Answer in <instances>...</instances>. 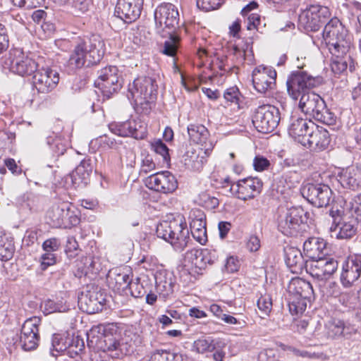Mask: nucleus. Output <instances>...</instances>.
<instances>
[{"instance_id": "f257e3e1", "label": "nucleus", "mask_w": 361, "mask_h": 361, "mask_svg": "<svg viewBox=\"0 0 361 361\" xmlns=\"http://www.w3.org/2000/svg\"><path fill=\"white\" fill-rule=\"evenodd\" d=\"M286 85L292 99L297 100L300 97L299 107L303 113L324 124L335 123L336 117L326 108L324 100L319 94L309 91L317 85L314 78L300 71L288 77Z\"/></svg>"}, {"instance_id": "f03ea898", "label": "nucleus", "mask_w": 361, "mask_h": 361, "mask_svg": "<svg viewBox=\"0 0 361 361\" xmlns=\"http://www.w3.org/2000/svg\"><path fill=\"white\" fill-rule=\"evenodd\" d=\"M113 324L92 327L87 333V345L98 351L108 352L114 358H121L133 351L130 345L119 340Z\"/></svg>"}, {"instance_id": "7ed1b4c3", "label": "nucleus", "mask_w": 361, "mask_h": 361, "mask_svg": "<svg viewBox=\"0 0 361 361\" xmlns=\"http://www.w3.org/2000/svg\"><path fill=\"white\" fill-rule=\"evenodd\" d=\"M104 54V43L99 35L81 40L74 48L68 63L71 69H78L99 62Z\"/></svg>"}, {"instance_id": "20e7f679", "label": "nucleus", "mask_w": 361, "mask_h": 361, "mask_svg": "<svg viewBox=\"0 0 361 361\" xmlns=\"http://www.w3.org/2000/svg\"><path fill=\"white\" fill-rule=\"evenodd\" d=\"M157 85L151 77H140L129 84L127 97L137 110L145 114L151 109V104L157 97Z\"/></svg>"}, {"instance_id": "39448f33", "label": "nucleus", "mask_w": 361, "mask_h": 361, "mask_svg": "<svg viewBox=\"0 0 361 361\" xmlns=\"http://www.w3.org/2000/svg\"><path fill=\"white\" fill-rule=\"evenodd\" d=\"M322 37L332 56L346 54L352 46V36L337 18H333L324 26Z\"/></svg>"}, {"instance_id": "423d86ee", "label": "nucleus", "mask_w": 361, "mask_h": 361, "mask_svg": "<svg viewBox=\"0 0 361 361\" xmlns=\"http://www.w3.org/2000/svg\"><path fill=\"white\" fill-rule=\"evenodd\" d=\"M156 233L159 238L170 243L176 251L183 250L190 240L189 229L181 215L160 222L157 226Z\"/></svg>"}, {"instance_id": "0eeeda50", "label": "nucleus", "mask_w": 361, "mask_h": 361, "mask_svg": "<svg viewBox=\"0 0 361 361\" xmlns=\"http://www.w3.org/2000/svg\"><path fill=\"white\" fill-rule=\"evenodd\" d=\"M288 303L292 314L302 313L313 296L314 291L310 282L299 278H293L288 286Z\"/></svg>"}, {"instance_id": "6e6552de", "label": "nucleus", "mask_w": 361, "mask_h": 361, "mask_svg": "<svg viewBox=\"0 0 361 361\" xmlns=\"http://www.w3.org/2000/svg\"><path fill=\"white\" fill-rule=\"evenodd\" d=\"M1 66L4 69L22 77L34 75L39 67L34 59L18 49H11L2 59Z\"/></svg>"}, {"instance_id": "1a4fd4ad", "label": "nucleus", "mask_w": 361, "mask_h": 361, "mask_svg": "<svg viewBox=\"0 0 361 361\" xmlns=\"http://www.w3.org/2000/svg\"><path fill=\"white\" fill-rule=\"evenodd\" d=\"M281 120L278 108L270 104H262L256 108L252 116V123L262 133L273 132Z\"/></svg>"}, {"instance_id": "9d476101", "label": "nucleus", "mask_w": 361, "mask_h": 361, "mask_svg": "<svg viewBox=\"0 0 361 361\" xmlns=\"http://www.w3.org/2000/svg\"><path fill=\"white\" fill-rule=\"evenodd\" d=\"M307 212L301 207H293L283 212L279 218V230L285 235L295 236L305 224Z\"/></svg>"}, {"instance_id": "9b49d317", "label": "nucleus", "mask_w": 361, "mask_h": 361, "mask_svg": "<svg viewBox=\"0 0 361 361\" xmlns=\"http://www.w3.org/2000/svg\"><path fill=\"white\" fill-rule=\"evenodd\" d=\"M331 13L327 6L318 4H310L299 16V23L307 31H316L330 18Z\"/></svg>"}, {"instance_id": "f8f14e48", "label": "nucleus", "mask_w": 361, "mask_h": 361, "mask_svg": "<svg viewBox=\"0 0 361 361\" xmlns=\"http://www.w3.org/2000/svg\"><path fill=\"white\" fill-rule=\"evenodd\" d=\"M95 85L106 98L117 92L122 87V78L118 68L109 66L100 70Z\"/></svg>"}, {"instance_id": "ddd939ff", "label": "nucleus", "mask_w": 361, "mask_h": 361, "mask_svg": "<svg viewBox=\"0 0 361 361\" xmlns=\"http://www.w3.org/2000/svg\"><path fill=\"white\" fill-rule=\"evenodd\" d=\"M60 80L59 71L49 66L38 67L32 75V82L39 93L48 94L53 91Z\"/></svg>"}, {"instance_id": "4468645a", "label": "nucleus", "mask_w": 361, "mask_h": 361, "mask_svg": "<svg viewBox=\"0 0 361 361\" xmlns=\"http://www.w3.org/2000/svg\"><path fill=\"white\" fill-rule=\"evenodd\" d=\"M252 76L254 88L259 93L269 95L275 89L276 71L273 68L258 66L253 70Z\"/></svg>"}, {"instance_id": "2eb2a0df", "label": "nucleus", "mask_w": 361, "mask_h": 361, "mask_svg": "<svg viewBox=\"0 0 361 361\" xmlns=\"http://www.w3.org/2000/svg\"><path fill=\"white\" fill-rule=\"evenodd\" d=\"M301 193L309 202L317 207L329 205L332 195L329 186L323 183L305 184L301 188Z\"/></svg>"}, {"instance_id": "dca6fc26", "label": "nucleus", "mask_w": 361, "mask_h": 361, "mask_svg": "<svg viewBox=\"0 0 361 361\" xmlns=\"http://www.w3.org/2000/svg\"><path fill=\"white\" fill-rule=\"evenodd\" d=\"M154 20L156 30L159 33L164 32L166 29L174 28L179 21L178 8L171 3L160 4L155 9Z\"/></svg>"}, {"instance_id": "f3484780", "label": "nucleus", "mask_w": 361, "mask_h": 361, "mask_svg": "<svg viewBox=\"0 0 361 361\" xmlns=\"http://www.w3.org/2000/svg\"><path fill=\"white\" fill-rule=\"evenodd\" d=\"M262 181L257 177H247L231 185V191L238 199L246 201L258 196L262 190Z\"/></svg>"}, {"instance_id": "a211bd4d", "label": "nucleus", "mask_w": 361, "mask_h": 361, "mask_svg": "<svg viewBox=\"0 0 361 361\" xmlns=\"http://www.w3.org/2000/svg\"><path fill=\"white\" fill-rule=\"evenodd\" d=\"M41 319L37 317L26 319L21 328L20 343L25 351L33 350L37 348L39 342V326Z\"/></svg>"}, {"instance_id": "6ab92c4d", "label": "nucleus", "mask_w": 361, "mask_h": 361, "mask_svg": "<svg viewBox=\"0 0 361 361\" xmlns=\"http://www.w3.org/2000/svg\"><path fill=\"white\" fill-rule=\"evenodd\" d=\"M111 133L121 137H132L142 140L147 135V125L141 121L128 120L121 123H111L109 125Z\"/></svg>"}, {"instance_id": "aec40b11", "label": "nucleus", "mask_w": 361, "mask_h": 361, "mask_svg": "<svg viewBox=\"0 0 361 361\" xmlns=\"http://www.w3.org/2000/svg\"><path fill=\"white\" fill-rule=\"evenodd\" d=\"M146 186L164 194L173 192L178 187L175 176L168 171L155 173L146 178Z\"/></svg>"}, {"instance_id": "412c9836", "label": "nucleus", "mask_w": 361, "mask_h": 361, "mask_svg": "<svg viewBox=\"0 0 361 361\" xmlns=\"http://www.w3.org/2000/svg\"><path fill=\"white\" fill-rule=\"evenodd\" d=\"M338 269V262L332 257H322L311 260L307 265V272L314 278L319 280L328 279Z\"/></svg>"}, {"instance_id": "4be33fe9", "label": "nucleus", "mask_w": 361, "mask_h": 361, "mask_svg": "<svg viewBox=\"0 0 361 361\" xmlns=\"http://www.w3.org/2000/svg\"><path fill=\"white\" fill-rule=\"evenodd\" d=\"M144 0H118L115 15L126 23L135 21L141 14Z\"/></svg>"}, {"instance_id": "5701e85b", "label": "nucleus", "mask_w": 361, "mask_h": 361, "mask_svg": "<svg viewBox=\"0 0 361 361\" xmlns=\"http://www.w3.org/2000/svg\"><path fill=\"white\" fill-rule=\"evenodd\" d=\"M214 147V143L209 141V147L204 146V149L198 148L188 150L184 155V164L186 167L194 171H202Z\"/></svg>"}, {"instance_id": "b1692460", "label": "nucleus", "mask_w": 361, "mask_h": 361, "mask_svg": "<svg viewBox=\"0 0 361 361\" xmlns=\"http://www.w3.org/2000/svg\"><path fill=\"white\" fill-rule=\"evenodd\" d=\"M105 301L104 295L97 288L82 292L78 297L80 310L90 314L101 311Z\"/></svg>"}, {"instance_id": "393cba45", "label": "nucleus", "mask_w": 361, "mask_h": 361, "mask_svg": "<svg viewBox=\"0 0 361 361\" xmlns=\"http://www.w3.org/2000/svg\"><path fill=\"white\" fill-rule=\"evenodd\" d=\"M331 142L330 135L323 127L314 125L308 135L305 137L302 145L307 146L313 151L322 152L326 149Z\"/></svg>"}, {"instance_id": "a878e982", "label": "nucleus", "mask_w": 361, "mask_h": 361, "mask_svg": "<svg viewBox=\"0 0 361 361\" xmlns=\"http://www.w3.org/2000/svg\"><path fill=\"white\" fill-rule=\"evenodd\" d=\"M361 274V256L348 257L343 264L341 282L344 287H350Z\"/></svg>"}, {"instance_id": "bb28decb", "label": "nucleus", "mask_w": 361, "mask_h": 361, "mask_svg": "<svg viewBox=\"0 0 361 361\" xmlns=\"http://www.w3.org/2000/svg\"><path fill=\"white\" fill-rule=\"evenodd\" d=\"M190 219V229L192 237L200 244L204 245L207 241L204 213L200 209L192 210Z\"/></svg>"}, {"instance_id": "cd10ccee", "label": "nucleus", "mask_w": 361, "mask_h": 361, "mask_svg": "<svg viewBox=\"0 0 361 361\" xmlns=\"http://www.w3.org/2000/svg\"><path fill=\"white\" fill-rule=\"evenodd\" d=\"M133 274L128 268L116 269L111 271L109 275V283L115 291L128 294Z\"/></svg>"}, {"instance_id": "c85d7f7f", "label": "nucleus", "mask_w": 361, "mask_h": 361, "mask_svg": "<svg viewBox=\"0 0 361 361\" xmlns=\"http://www.w3.org/2000/svg\"><path fill=\"white\" fill-rule=\"evenodd\" d=\"M314 128V123L311 121H307L296 115L290 117V123L288 127V133L298 142L302 141L306 135H308L311 129Z\"/></svg>"}, {"instance_id": "c756f323", "label": "nucleus", "mask_w": 361, "mask_h": 361, "mask_svg": "<svg viewBox=\"0 0 361 361\" xmlns=\"http://www.w3.org/2000/svg\"><path fill=\"white\" fill-rule=\"evenodd\" d=\"M185 257L195 267L201 268L207 264H212L217 261L219 253L216 249H192L186 252Z\"/></svg>"}, {"instance_id": "7c9ffc66", "label": "nucleus", "mask_w": 361, "mask_h": 361, "mask_svg": "<svg viewBox=\"0 0 361 361\" xmlns=\"http://www.w3.org/2000/svg\"><path fill=\"white\" fill-rule=\"evenodd\" d=\"M326 334L329 338H349L355 332V328L348 322L338 319H331L325 324Z\"/></svg>"}, {"instance_id": "2f4dec72", "label": "nucleus", "mask_w": 361, "mask_h": 361, "mask_svg": "<svg viewBox=\"0 0 361 361\" xmlns=\"http://www.w3.org/2000/svg\"><path fill=\"white\" fill-rule=\"evenodd\" d=\"M326 242L324 239L319 237H310L303 243V250L307 257L313 259H318L328 254Z\"/></svg>"}, {"instance_id": "473e14b6", "label": "nucleus", "mask_w": 361, "mask_h": 361, "mask_svg": "<svg viewBox=\"0 0 361 361\" xmlns=\"http://www.w3.org/2000/svg\"><path fill=\"white\" fill-rule=\"evenodd\" d=\"M92 170L93 167L91 160L90 159H85L81 161L72 173L66 177V179H70L71 183L75 187H78L80 185H85L89 181Z\"/></svg>"}, {"instance_id": "72a5a7b5", "label": "nucleus", "mask_w": 361, "mask_h": 361, "mask_svg": "<svg viewBox=\"0 0 361 361\" xmlns=\"http://www.w3.org/2000/svg\"><path fill=\"white\" fill-rule=\"evenodd\" d=\"M156 290L159 297L168 298L173 292L174 279L172 274L166 270L157 271L154 276Z\"/></svg>"}, {"instance_id": "f704fd0d", "label": "nucleus", "mask_w": 361, "mask_h": 361, "mask_svg": "<svg viewBox=\"0 0 361 361\" xmlns=\"http://www.w3.org/2000/svg\"><path fill=\"white\" fill-rule=\"evenodd\" d=\"M71 207L68 201L56 200L47 213V217L54 227L61 228L63 224V214H67V209Z\"/></svg>"}, {"instance_id": "c9c22d12", "label": "nucleus", "mask_w": 361, "mask_h": 361, "mask_svg": "<svg viewBox=\"0 0 361 361\" xmlns=\"http://www.w3.org/2000/svg\"><path fill=\"white\" fill-rule=\"evenodd\" d=\"M330 232L332 237L334 236L338 239H348L355 234L356 228L352 221L344 219L338 224H332Z\"/></svg>"}, {"instance_id": "e433bc0d", "label": "nucleus", "mask_w": 361, "mask_h": 361, "mask_svg": "<svg viewBox=\"0 0 361 361\" xmlns=\"http://www.w3.org/2000/svg\"><path fill=\"white\" fill-rule=\"evenodd\" d=\"M188 133L190 140L194 143L209 147L207 141L209 137V132L204 126L199 123L190 124L188 126Z\"/></svg>"}, {"instance_id": "4c0bfd02", "label": "nucleus", "mask_w": 361, "mask_h": 361, "mask_svg": "<svg viewBox=\"0 0 361 361\" xmlns=\"http://www.w3.org/2000/svg\"><path fill=\"white\" fill-rule=\"evenodd\" d=\"M357 169L347 167L342 169L337 174V178L343 188L355 190L359 186V181L356 178Z\"/></svg>"}, {"instance_id": "58836bf2", "label": "nucleus", "mask_w": 361, "mask_h": 361, "mask_svg": "<svg viewBox=\"0 0 361 361\" xmlns=\"http://www.w3.org/2000/svg\"><path fill=\"white\" fill-rule=\"evenodd\" d=\"M225 343L220 339L212 337H202L194 342L193 348L199 353H212L217 348H221Z\"/></svg>"}, {"instance_id": "ea45409f", "label": "nucleus", "mask_w": 361, "mask_h": 361, "mask_svg": "<svg viewBox=\"0 0 361 361\" xmlns=\"http://www.w3.org/2000/svg\"><path fill=\"white\" fill-rule=\"evenodd\" d=\"M231 52L235 57L237 63L240 64L246 62L248 64H250L254 61V54L252 47L247 43L234 44Z\"/></svg>"}, {"instance_id": "a19ab883", "label": "nucleus", "mask_w": 361, "mask_h": 361, "mask_svg": "<svg viewBox=\"0 0 361 361\" xmlns=\"http://www.w3.org/2000/svg\"><path fill=\"white\" fill-rule=\"evenodd\" d=\"M47 143L52 152L54 162L66 151L68 142L61 135L53 134L47 137Z\"/></svg>"}, {"instance_id": "79ce46f5", "label": "nucleus", "mask_w": 361, "mask_h": 361, "mask_svg": "<svg viewBox=\"0 0 361 361\" xmlns=\"http://www.w3.org/2000/svg\"><path fill=\"white\" fill-rule=\"evenodd\" d=\"M44 314H49L54 312H65L69 310V305L63 298L55 299H47L41 303L40 306Z\"/></svg>"}, {"instance_id": "37998d69", "label": "nucleus", "mask_w": 361, "mask_h": 361, "mask_svg": "<svg viewBox=\"0 0 361 361\" xmlns=\"http://www.w3.org/2000/svg\"><path fill=\"white\" fill-rule=\"evenodd\" d=\"M285 261L287 266L293 269L292 271H298L303 264V257L300 250L293 247H286L285 249Z\"/></svg>"}, {"instance_id": "c03bdc74", "label": "nucleus", "mask_w": 361, "mask_h": 361, "mask_svg": "<svg viewBox=\"0 0 361 361\" xmlns=\"http://www.w3.org/2000/svg\"><path fill=\"white\" fill-rule=\"evenodd\" d=\"M346 54H340L338 56H333L331 63L332 71L335 74H341L345 71L348 68V62L350 61L349 69L351 72L355 70V64L353 60L348 56V59L345 56Z\"/></svg>"}, {"instance_id": "a18cd8bd", "label": "nucleus", "mask_w": 361, "mask_h": 361, "mask_svg": "<svg viewBox=\"0 0 361 361\" xmlns=\"http://www.w3.org/2000/svg\"><path fill=\"white\" fill-rule=\"evenodd\" d=\"M90 145L93 147H97L98 149L106 151L110 149H117L122 145V142L107 135H103L92 140Z\"/></svg>"}, {"instance_id": "49530a36", "label": "nucleus", "mask_w": 361, "mask_h": 361, "mask_svg": "<svg viewBox=\"0 0 361 361\" xmlns=\"http://www.w3.org/2000/svg\"><path fill=\"white\" fill-rule=\"evenodd\" d=\"M66 342L68 345L65 355L70 357L75 358L79 356L85 349L84 341L80 336H69Z\"/></svg>"}, {"instance_id": "de8ad7c7", "label": "nucleus", "mask_w": 361, "mask_h": 361, "mask_svg": "<svg viewBox=\"0 0 361 361\" xmlns=\"http://www.w3.org/2000/svg\"><path fill=\"white\" fill-rule=\"evenodd\" d=\"M15 252L13 240L5 234L0 233V259L8 261L11 259Z\"/></svg>"}, {"instance_id": "09e8293b", "label": "nucleus", "mask_w": 361, "mask_h": 361, "mask_svg": "<svg viewBox=\"0 0 361 361\" xmlns=\"http://www.w3.org/2000/svg\"><path fill=\"white\" fill-rule=\"evenodd\" d=\"M38 198L31 192H27L17 198V204L22 211H32L37 205Z\"/></svg>"}, {"instance_id": "8fccbe9b", "label": "nucleus", "mask_w": 361, "mask_h": 361, "mask_svg": "<svg viewBox=\"0 0 361 361\" xmlns=\"http://www.w3.org/2000/svg\"><path fill=\"white\" fill-rule=\"evenodd\" d=\"M67 214H63V224L61 228H68L79 224L80 218L78 209L71 203V207L66 211Z\"/></svg>"}, {"instance_id": "3c124183", "label": "nucleus", "mask_w": 361, "mask_h": 361, "mask_svg": "<svg viewBox=\"0 0 361 361\" xmlns=\"http://www.w3.org/2000/svg\"><path fill=\"white\" fill-rule=\"evenodd\" d=\"M68 337H69V335L59 334H55L53 335L51 339L52 349L51 350L52 355L56 356V355L54 354V351L57 353H63V355H65L68 345V342H66Z\"/></svg>"}, {"instance_id": "603ef678", "label": "nucleus", "mask_w": 361, "mask_h": 361, "mask_svg": "<svg viewBox=\"0 0 361 361\" xmlns=\"http://www.w3.org/2000/svg\"><path fill=\"white\" fill-rule=\"evenodd\" d=\"M180 38L177 35H170V37L164 42L162 52L163 54L174 56L180 46Z\"/></svg>"}, {"instance_id": "864d4df0", "label": "nucleus", "mask_w": 361, "mask_h": 361, "mask_svg": "<svg viewBox=\"0 0 361 361\" xmlns=\"http://www.w3.org/2000/svg\"><path fill=\"white\" fill-rule=\"evenodd\" d=\"M224 97L227 102L233 104L240 108V104L243 102V97L240 94L237 87H231L226 89L224 94Z\"/></svg>"}, {"instance_id": "5fc2aeb1", "label": "nucleus", "mask_w": 361, "mask_h": 361, "mask_svg": "<svg viewBox=\"0 0 361 361\" xmlns=\"http://www.w3.org/2000/svg\"><path fill=\"white\" fill-rule=\"evenodd\" d=\"M151 149L156 154L160 155L164 163L169 164L170 161L169 149L166 145L160 139L151 142Z\"/></svg>"}, {"instance_id": "6e6d98bb", "label": "nucleus", "mask_w": 361, "mask_h": 361, "mask_svg": "<svg viewBox=\"0 0 361 361\" xmlns=\"http://www.w3.org/2000/svg\"><path fill=\"white\" fill-rule=\"evenodd\" d=\"M147 290L144 287L143 284L140 283L139 278L135 280L132 279L130 285L128 289V294L130 293L134 298H142L146 295Z\"/></svg>"}, {"instance_id": "4d7b16f0", "label": "nucleus", "mask_w": 361, "mask_h": 361, "mask_svg": "<svg viewBox=\"0 0 361 361\" xmlns=\"http://www.w3.org/2000/svg\"><path fill=\"white\" fill-rule=\"evenodd\" d=\"M348 209L351 215L357 221H361V194L355 196L349 203Z\"/></svg>"}, {"instance_id": "13d9d810", "label": "nucleus", "mask_w": 361, "mask_h": 361, "mask_svg": "<svg viewBox=\"0 0 361 361\" xmlns=\"http://www.w3.org/2000/svg\"><path fill=\"white\" fill-rule=\"evenodd\" d=\"M259 310L265 315H269L272 310V299L269 295H261L257 302Z\"/></svg>"}, {"instance_id": "bf43d9fd", "label": "nucleus", "mask_w": 361, "mask_h": 361, "mask_svg": "<svg viewBox=\"0 0 361 361\" xmlns=\"http://www.w3.org/2000/svg\"><path fill=\"white\" fill-rule=\"evenodd\" d=\"M200 204L205 208L209 209H215L219 206V200L213 196H211L207 192H203L200 195Z\"/></svg>"}, {"instance_id": "052dcab7", "label": "nucleus", "mask_w": 361, "mask_h": 361, "mask_svg": "<svg viewBox=\"0 0 361 361\" xmlns=\"http://www.w3.org/2000/svg\"><path fill=\"white\" fill-rule=\"evenodd\" d=\"M224 3V0H197V6L205 11L217 9Z\"/></svg>"}, {"instance_id": "680f3d73", "label": "nucleus", "mask_w": 361, "mask_h": 361, "mask_svg": "<svg viewBox=\"0 0 361 361\" xmlns=\"http://www.w3.org/2000/svg\"><path fill=\"white\" fill-rule=\"evenodd\" d=\"M13 4L19 8H25L27 9L35 8L41 6L44 0H11Z\"/></svg>"}, {"instance_id": "e2e57ef3", "label": "nucleus", "mask_w": 361, "mask_h": 361, "mask_svg": "<svg viewBox=\"0 0 361 361\" xmlns=\"http://www.w3.org/2000/svg\"><path fill=\"white\" fill-rule=\"evenodd\" d=\"M244 23L247 30H259L261 23L260 16L257 13H251L246 19H244Z\"/></svg>"}, {"instance_id": "0e129e2a", "label": "nucleus", "mask_w": 361, "mask_h": 361, "mask_svg": "<svg viewBox=\"0 0 361 361\" xmlns=\"http://www.w3.org/2000/svg\"><path fill=\"white\" fill-rule=\"evenodd\" d=\"M175 357V354L171 353L167 350H157L154 352L149 360V361H173Z\"/></svg>"}, {"instance_id": "69168bd1", "label": "nucleus", "mask_w": 361, "mask_h": 361, "mask_svg": "<svg viewBox=\"0 0 361 361\" xmlns=\"http://www.w3.org/2000/svg\"><path fill=\"white\" fill-rule=\"evenodd\" d=\"M270 165L269 161L261 155H257L253 160V166L257 171H263L267 170Z\"/></svg>"}, {"instance_id": "338daca9", "label": "nucleus", "mask_w": 361, "mask_h": 361, "mask_svg": "<svg viewBox=\"0 0 361 361\" xmlns=\"http://www.w3.org/2000/svg\"><path fill=\"white\" fill-rule=\"evenodd\" d=\"M56 263V256L53 252H45L41 257V269L45 270L48 267Z\"/></svg>"}, {"instance_id": "774afa93", "label": "nucleus", "mask_w": 361, "mask_h": 361, "mask_svg": "<svg viewBox=\"0 0 361 361\" xmlns=\"http://www.w3.org/2000/svg\"><path fill=\"white\" fill-rule=\"evenodd\" d=\"M277 352L274 349H267L259 354L261 361H277Z\"/></svg>"}]
</instances>
